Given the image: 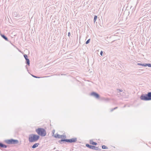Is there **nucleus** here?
Listing matches in <instances>:
<instances>
[{
    "instance_id": "obj_27",
    "label": "nucleus",
    "mask_w": 151,
    "mask_h": 151,
    "mask_svg": "<svg viewBox=\"0 0 151 151\" xmlns=\"http://www.w3.org/2000/svg\"><path fill=\"white\" fill-rule=\"evenodd\" d=\"M115 110V109H114V108L113 109H112L111 110V112H112V111H113L114 110Z\"/></svg>"
},
{
    "instance_id": "obj_12",
    "label": "nucleus",
    "mask_w": 151,
    "mask_h": 151,
    "mask_svg": "<svg viewBox=\"0 0 151 151\" xmlns=\"http://www.w3.org/2000/svg\"><path fill=\"white\" fill-rule=\"evenodd\" d=\"M86 146L87 147L90 149H93V145H90L89 144H86Z\"/></svg>"
},
{
    "instance_id": "obj_17",
    "label": "nucleus",
    "mask_w": 151,
    "mask_h": 151,
    "mask_svg": "<svg viewBox=\"0 0 151 151\" xmlns=\"http://www.w3.org/2000/svg\"><path fill=\"white\" fill-rule=\"evenodd\" d=\"M90 39H88L86 42V44H88L90 42Z\"/></svg>"
},
{
    "instance_id": "obj_31",
    "label": "nucleus",
    "mask_w": 151,
    "mask_h": 151,
    "mask_svg": "<svg viewBox=\"0 0 151 151\" xmlns=\"http://www.w3.org/2000/svg\"><path fill=\"white\" fill-rule=\"evenodd\" d=\"M119 91H122V90H120V89H119Z\"/></svg>"
},
{
    "instance_id": "obj_19",
    "label": "nucleus",
    "mask_w": 151,
    "mask_h": 151,
    "mask_svg": "<svg viewBox=\"0 0 151 151\" xmlns=\"http://www.w3.org/2000/svg\"><path fill=\"white\" fill-rule=\"evenodd\" d=\"M151 67V63H147V66Z\"/></svg>"
},
{
    "instance_id": "obj_5",
    "label": "nucleus",
    "mask_w": 151,
    "mask_h": 151,
    "mask_svg": "<svg viewBox=\"0 0 151 151\" xmlns=\"http://www.w3.org/2000/svg\"><path fill=\"white\" fill-rule=\"evenodd\" d=\"M5 142L8 144H16L19 143V141L17 139H9L5 140Z\"/></svg>"
},
{
    "instance_id": "obj_22",
    "label": "nucleus",
    "mask_w": 151,
    "mask_h": 151,
    "mask_svg": "<svg viewBox=\"0 0 151 151\" xmlns=\"http://www.w3.org/2000/svg\"><path fill=\"white\" fill-rule=\"evenodd\" d=\"M55 132V130H53L52 132V134H53L52 136H54V135H55V134H54Z\"/></svg>"
},
{
    "instance_id": "obj_3",
    "label": "nucleus",
    "mask_w": 151,
    "mask_h": 151,
    "mask_svg": "<svg viewBox=\"0 0 151 151\" xmlns=\"http://www.w3.org/2000/svg\"><path fill=\"white\" fill-rule=\"evenodd\" d=\"M36 131L38 134L42 137H44L46 135L45 130L42 128H39L36 129Z\"/></svg>"
},
{
    "instance_id": "obj_6",
    "label": "nucleus",
    "mask_w": 151,
    "mask_h": 151,
    "mask_svg": "<svg viewBox=\"0 0 151 151\" xmlns=\"http://www.w3.org/2000/svg\"><path fill=\"white\" fill-rule=\"evenodd\" d=\"M91 95L95 97L97 99L99 98L100 96L99 94L95 92H93L91 93Z\"/></svg>"
},
{
    "instance_id": "obj_18",
    "label": "nucleus",
    "mask_w": 151,
    "mask_h": 151,
    "mask_svg": "<svg viewBox=\"0 0 151 151\" xmlns=\"http://www.w3.org/2000/svg\"><path fill=\"white\" fill-rule=\"evenodd\" d=\"M32 76L33 77H34V78H40V77H38V76H35V75H32Z\"/></svg>"
},
{
    "instance_id": "obj_21",
    "label": "nucleus",
    "mask_w": 151,
    "mask_h": 151,
    "mask_svg": "<svg viewBox=\"0 0 151 151\" xmlns=\"http://www.w3.org/2000/svg\"><path fill=\"white\" fill-rule=\"evenodd\" d=\"M142 66L146 67L147 66V63L142 64Z\"/></svg>"
},
{
    "instance_id": "obj_30",
    "label": "nucleus",
    "mask_w": 151,
    "mask_h": 151,
    "mask_svg": "<svg viewBox=\"0 0 151 151\" xmlns=\"http://www.w3.org/2000/svg\"><path fill=\"white\" fill-rule=\"evenodd\" d=\"M26 60H28L29 59L28 58H26L25 59Z\"/></svg>"
},
{
    "instance_id": "obj_9",
    "label": "nucleus",
    "mask_w": 151,
    "mask_h": 151,
    "mask_svg": "<svg viewBox=\"0 0 151 151\" xmlns=\"http://www.w3.org/2000/svg\"><path fill=\"white\" fill-rule=\"evenodd\" d=\"M0 35H1V37L3 39H4L5 40H6V41H8V38L4 34H1Z\"/></svg>"
},
{
    "instance_id": "obj_11",
    "label": "nucleus",
    "mask_w": 151,
    "mask_h": 151,
    "mask_svg": "<svg viewBox=\"0 0 151 151\" xmlns=\"http://www.w3.org/2000/svg\"><path fill=\"white\" fill-rule=\"evenodd\" d=\"M92 149L97 150H101L100 148L99 147H97L94 146H93Z\"/></svg>"
},
{
    "instance_id": "obj_15",
    "label": "nucleus",
    "mask_w": 151,
    "mask_h": 151,
    "mask_svg": "<svg viewBox=\"0 0 151 151\" xmlns=\"http://www.w3.org/2000/svg\"><path fill=\"white\" fill-rule=\"evenodd\" d=\"M97 16L96 15L94 16L93 19L94 22L95 23L97 20Z\"/></svg>"
},
{
    "instance_id": "obj_10",
    "label": "nucleus",
    "mask_w": 151,
    "mask_h": 151,
    "mask_svg": "<svg viewBox=\"0 0 151 151\" xmlns=\"http://www.w3.org/2000/svg\"><path fill=\"white\" fill-rule=\"evenodd\" d=\"M39 144H40L39 143H35L32 146V148H35L37 147L39 145Z\"/></svg>"
},
{
    "instance_id": "obj_29",
    "label": "nucleus",
    "mask_w": 151,
    "mask_h": 151,
    "mask_svg": "<svg viewBox=\"0 0 151 151\" xmlns=\"http://www.w3.org/2000/svg\"><path fill=\"white\" fill-rule=\"evenodd\" d=\"M63 136H62V137H66V136L65 135H63Z\"/></svg>"
},
{
    "instance_id": "obj_32",
    "label": "nucleus",
    "mask_w": 151,
    "mask_h": 151,
    "mask_svg": "<svg viewBox=\"0 0 151 151\" xmlns=\"http://www.w3.org/2000/svg\"><path fill=\"white\" fill-rule=\"evenodd\" d=\"M16 13V14H17V12L14 13Z\"/></svg>"
},
{
    "instance_id": "obj_23",
    "label": "nucleus",
    "mask_w": 151,
    "mask_h": 151,
    "mask_svg": "<svg viewBox=\"0 0 151 151\" xmlns=\"http://www.w3.org/2000/svg\"><path fill=\"white\" fill-rule=\"evenodd\" d=\"M24 58L25 59L26 58H28V56H27V55L26 54H24Z\"/></svg>"
},
{
    "instance_id": "obj_2",
    "label": "nucleus",
    "mask_w": 151,
    "mask_h": 151,
    "mask_svg": "<svg viewBox=\"0 0 151 151\" xmlns=\"http://www.w3.org/2000/svg\"><path fill=\"white\" fill-rule=\"evenodd\" d=\"M141 100L147 101L151 100V92H149L147 94H142L140 96Z\"/></svg>"
},
{
    "instance_id": "obj_1",
    "label": "nucleus",
    "mask_w": 151,
    "mask_h": 151,
    "mask_svg": "<svg viewBox=\"0 0 151 151\" xmlns=\"http://www.w3.org/2000/svg\"><path fill=\"white\" fill-rule=\"evenodd\" d=\"M40 137L39 135L31 134L29 135V141L30 142H36L39 139Z\"/></svg>"
},
{
    "instance_id": "obj_25",
    "label": "nucleus",
    "mask_w": 151,
    "mask_h": 151,
    "mask_svg": "<svg viewBox=\"0 0 151 151\" xmlns=\"http://www.w3.org/2000/svg\"><path fill=\"white\" fill-rule=\"evenodd\" d=\"M137 64L138 65H139L142 66V64L140 63H138Z\"/></svg>"
},
{
    "instance_id": "obj_13",
    "label": "nucleus",
    "mask_w": 151,
    "mask_h": 151,
    "mask_svg": "<svg viewBox=\"0 0 151 151\" xmlns=\"http://www.w3.org/2000/svg\"><path fill=\"white\" fill-rule=\"evenodd\" d=\"M90 144H92V145H97V143L94 142L92 140H90Z\"/></svg>"
},
{
    "instance_id": "obj_4",
    "label": "nucleus",
    "mask_w": 151,
    "mask_h": 151,
    "mask_svg": "<svg viewBox=\"0 0 151 151\" xmlns=\"http://www.w3.org/2000/svg\"><path fill=\"white\" fill-rule=\"evenodd\" d=\"M77 141V138H74L70 139H62L59 141V142L62 144V142H65L69 143L75 142Z\"/></svg>"
},
{
    "instance_id": "obj_16",
    "label": "nucleus",
    "mask_w": 151,
    "mask_h": 151,
    "mask_svg": "<svg viewBox=\"0 0 151 151\" xmlns=\"http://www.w3.org/2000/svg\"><path fill=\"white\" fill-rule=\"evenodd\" d=\"M102 148L103 149H108V148L107 147L104 145H103L102 146Z\"/></svg>"
},
{
    "instance_id": "obj_28",
    "label": "nucleus",
    "mask_w": 151,
    "mask_h": 151,
    "mask_svg": "<svg viewBox=\"0 0 151 151\" xmlns=\"http://www.w3.org/2000/svg\"><path fill=\"white\" fill-rule=\"evenodd\" d=\"M117 108H118V107H115L114 108V109H117Z\"/></svg>"
},
{
    "instance_id": "obj_14",
    "label": "nucleus",
    "mask_w": 151,
    "mask_h": 151,
    "mask_svg": "<svg viewBox=\"0 0 151 151\" xmlns=\"http://www.w3.org/2000/svg\"><path fill=\"white\" fill-rule=\"evenodd\" d=\"M26 63L28 65H29L30 61L29 59L26 60Z\"/></svg>"
},
{
    "instance_id": "obj_7",
    "label": "nucleus",
    "mask_w": 151,
    "mask_h": 151,
    "mask_svg": "<svg viewBox=\"0 0 151 151\" xmlns=\"http://www.w3.org/2000/svg\"><path fill=\"white\" fill-rule=\"evenodd\" d=\"M63 136L60 135L58 134L57 133L56 134H55V135H54V137L55 138H62Z\"/></svg>"
},
{
    "instance_id": "obj_20",
    "label": "nucleus",
    "mask_w": 151,
    "mask_h": 151,
    "mask_svg": "<svg viewBox=\"0 0 151 151\" xmlns=\"http://www.w3.org/2000/svg\"><path fill=\"white\" fill-rule=\"evenodd\" d=\"M151 67V63H147V66Z\"/></svg>"
},
{
    "instance_id": "obj_8",
    "label": "nucleus",
    "mask_w": 151,
    "mask_h": 151,
    "mask_svg": "<svg viewBox=\"0 0 151 151\" xmlns=\"http://www.w3.org/2000/svg\"><path fill=\"white\" fill-rule=\"evenodd\" d=\"M7 147V146L2 143V142H0V148H6Z\"/></svg>"
},
{
    "instance_id": "obj_24",
    "label": "nucleus",
    "mask_w": 151,
    "mask_h": 151,
    "mask_svg": "<svg viewBox=\"0 0 151 151\" xmlns=\"http://www.w3.org/2000/svg\"><path fill=\"white\" fill-rule=\"evenodd\" d=\"M103 52L102 51H101L100 53L101 55L103 56Z\"/></svg>"
},
{
    "instance_id": "obj_26",
    "label": "nucleus",
    "mask_w": 151,
    "mask_h": 151,
    "mask_svg": "<svg viewBox=\"0 0 151 151\" xmlns=\"http://www.w3.org/2000/svg\"><path fill=\"white\" fill-rule=\"evenodd\" d=\"M70 32H69L68 34V36L69 37L70 36Z\"/></svg>"
}]
</instances>
